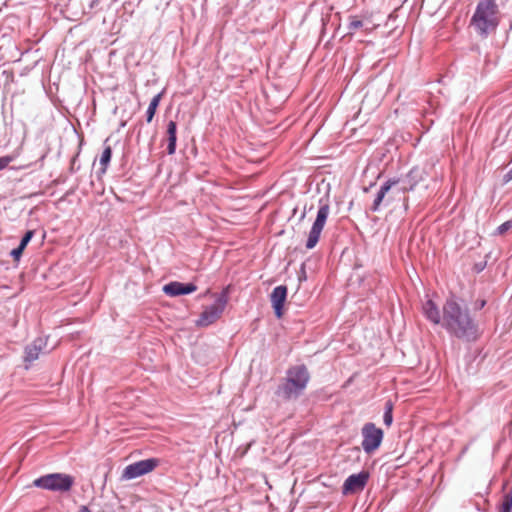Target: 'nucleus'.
I'll return each instance as SVG.
<instances>
[{"label":"nucleus","instance_id":"obj_11","mask_svg":"<svg viewBox=\"0 0 512 512\" xmlns=\"http://www.w3.org/2000/svg\"><path fill=\"white\" fill-rule=\"evenodd\" d=\"M287 298V287L284 285L277 286L273 289L270 300L277 318L283 315V306Z\"/></svg>","mask_w":512,"mask_h":512},{"label":"nucleus","instance_id":"obj_17","mask_svg":"<svg viewBox=\"0 0 512 512\" xmlns=\"http://www.w3.org/2000/svg\"><path fill=\"white\" fill-rule=\"evenodd\" d=\"M511 511H512V489L504 495L502 503L499 508V512H511Z\"/></svg>","mask_w":512,"mask_h":512},{"label":"nucleus","instance_id":"obj_14","mask_svg":"<svg viewBox=\"0 0 512 512\" xmlns=\"http://www.w3.org/2000/svg\"><path fill=\"white\" fill-rule=\"evenodd\" d=\"M177 125L174 121H169L167 124V140H168V146H167V153L169 155H173L176 150V141H177Z\"/></svg>","mask_w":512,"mask_h":512},{"label":"nucleus","instance_id":"obj_16","mask_svg":"<svg viewBox=\"0 0 512 512\" xmlns=\"http://www.w3.org/2000/svg\"><path fill=\"white\" fill-rule=\"evenodd\" d=\"M111 156H112V149L110 146H106L104 148L101 158H100V164L102 166V168H101L102 173L106 172L107 166L111 160Z\"/></svg>","mask_w":512,"mask_h":512},{"label":"nucleus","instance_id":"obj_12","mask_svg":"<svg viewBox=\"0 0 512 512\" xmlns=\"http://www.w3.org/2000/svg\"><path fill=\"white\" fill-rule=\"evenodd\" d=\"M197 290V286L189 283V284H183L181 282H170L169 284H166L163 287V291L165 294L169 296H179V295H185L193 293Z\"/></svg>","mask_w":512,"mask_h":512},{"label":"nucleus","instance_id":"obj_13","mask_svg":"<svg viewBox=\"0 0 512 512\" xmlns=\"http://www.w3.org/2000/svg\"><path fill=\"white\" fill-rule=\"evenodd\" d=\"M424 315L434 324H442V317L438 307L432 300H427L422 307Z\"/></svg>","mask_w":512,"mask_h":512},{"label":"nucleus","instance_id":"obj_18","mask_svg":"<svg viewBox=\"0 0 512 512\" xmlns=\"http://www.w3.org/2000/svg\"><path fill=\"white\" fill-rule=\"evenodd\" d=\"M363 26V22L361 19H359L357 16H350L349 17V24L348 29L349 33H353L357 29L361 28Z\"/></svg>","mask_w":512,"mask_h":512},{"label":"nucleus","instance_id":"obj_6","mask_svg":"<svg viewBox=\"0 0 512 512\" xmlns=\"http://www.w3.org/2000/svg\"><path fill=\"white\" fill-rule=\"evenodd\" d=\"M227 302V294L226 292H222L212 305L206 306L204 308V310L200 314L199 319L196 321V325L205 327L217 321L222 315Z\"/></svg>","mask_w":512,"mask_h":512},{"label":"nucleus","instance_id":"obj_28","mask_svg":"<svg viewBox=\"0 0 512 512\" xmlns=\"http://www.w3.org/2000/svg\"><path fill=\"white\" fill-rule=\"evenodd\" d=\"M77 512H91L87 506H81Z\"/></svg>","mask_w":512,"mask_h":512},{"label":"nucleus","instance_id":"obj_19","mask_svg":"<svg viewBox=\"0 0 512 512\" xmlns=\"http://www.w3.org/2000/svg\"><path fill=\"white\" fill-rule=\"evenodd\" d=\"M38 354H39V349L35 344L32 346H28L26 348V359L27 360L32 361V360L37 359Z\"/></svg>","mask_w":512,"mask_h":512},{"label":"nucleus","instance_id":"obj_25","mask_svg":"<svg viewBox=\"0 0 512 512\" xmlns=\"http://www.w3.org/2000/svg\"><path fill=\"white\" fill-rule=\"evenodd\" d=\"M501 131H502V128L499 130V133H501ZM508 133H509V131H507V132L505 133V135H504V137H503V139H502L501 141H500V134H498V136L495 138L494 142H495V143H496V142H499V144H500V145H502V144L505 142V140H506V138H507V136H508Z\"/></svg>","mask_w":512,"mask_h":512},{"label":"nucleus","instance_id":"obj_27","mask_svg":"<svg viewBox=\"0 0 512 512\" xmlns=\"http://www.w3.org/2000/svg\"><path fill=\"white\" fill-rule=\"evenodd\" d=\"M385 411H389L390 413H392L393 411V404L391 401H387L386 404H385Z\"/></svg>","mask_w":512,"mask_h":512},{"label":"nucleus","instance_id":"obj_10","mask_svg":"<svg viewBox=\"0 0 512 512\" xmlns=\"http://www.w3.org/2000/svg\"><path fill=\"white\" fill-rule=\"evenodd\" d=\"M368 478L369 474L366 471L350 475L344 482L343 493L352 494L363 490L368 481Z\"/></svg>","mask_w":512,"mask_h":512},{"label":"nucleus","instance_id":"obj_22","mask_svg":"<svg viewBox=\"0 0 512 512\" xmlns=\"http://www.w3.org/2000/svg\"><path fill=\"white\" fill-rule=\"evenodd\" d=\"M24 249H25V248H24V247H22V246H20V245H19L16 249H13V250L11 251V255H12L13 259H14V260H16V261H17V260H19V259H20V257H21V256H22V254H23Z\"/></svg>","mask_w":512,"mask_h":512},{"label":"nucleus","instance_id":"obj_2","mask_svg":"<svg viewBox=\"0 0 512 512\" xmlns=\"http://www.w3.org/2000/svg\"><path fill=\"white\" fill-rule=\"evenodd\" d=\"M407 179L408 185L405 186H400L398 179H389L385 182L374 199L371 207L372 211H378L383 203L385 205H391L400 201L406 203L408 201L406 193L414 190L416 185L424 179L423 171L418 168H413L407 174Z\"/></svg>","mask_w":512,"mask_h":512},{"label":"nucleus","instance_id":"obj_7","mask_svg":"<svg viewBox=\"0 0 512 512\" xmlns=\"http://www.w3.org/2000/svg\"><path fill=\"white\" fill-rule=\"evenodd\" d=\"M362 433V448L367 454L373 453L377 450L383 440L382 429L376 427L374 423H366L361 430Z\"/></svg>","mask_w":512,"mask_h":512},{"label":"nucleus","instance_id":"obj_9","mask_svg":"<svg viewBox=\"0 0 512 512\" xmlns=\"http://www.w3.org/2000/svg\"><path fill=\"white\" fill-rule=\"evenodd\" d=\"M329 211H330V208H329L328 204H324L319 208L317 217H316V219L312 225V228L309 232V235H308V239L306 242L307 249H312L317 245L320 235H321V232H322L324 225L326 223V220L328 218Z\"/></svg>","mask_w":512,"mask_h":512},{"label":"nucleus","instance_id":"obj_20","mask_svg":"<svg viewBox=\"0 0 512 512\" xmlns=\"http://www.w3.org/2000/svg\"><path fill=\"white\" fill-rule=\"evenodd\" d=\"M15 157L13 155H6L0 157V171L8 167V165L14 161Z\"/></svg>","mask_w":512,"mask_h":512},{"label":"nucleus","instance_id":"obj_24","mask_svg":"<svg viewBox=\"0 0 512 512\" xmlns=\"http://www.w3.org/2000/svg\"><path fill=\"white\" fill-rule=\"evenodd\" d=\"M383 420H384V423L387 425V426H390L392 424V421H393V415L392 413H390L389 411H385L384 413V417H383Z\"/></svg>","mask_w":512,"mask_h":512},{"label":"nucleus","instance_id":"obj_23","mask_svg":"<svg viewBox=\"0 0 512 512\" xmlns=\"http://www.w3.org/2000/svg\"><path fill=\"white\" fill-rule=\"evenodd\" d=\"M511 227H512V222L506 221L498 227V232H499V234H504Z\"/></svg>","mask_w":512,"mask_h":512},{"label":"nucleus","instance_id":"obj_21","mask_svg":"<svg viewBox=\"0 0 512 512\" xmlns=\"http://www.w3.org/2000/svg\"><path fill=\"white\" fill-rule=\"evenodd\" d=\"M34 236V231L33 230H28L25 235L23 236L21 242H20V246L26 248V246L28 245V243L31 241L32 237Z\"/></svg>","mask_w":512,"mask_h":512},{"label":"nucleus","instance_id":"obj_1","mask_svg":"<svg viewBox=\"0 0 512 512\" xmlns=\"http://www.w3.org/2000/svg\"><path fill=\"white\" fill-rule=\"evenodd\" d=\"M442 326L457 338L474 340L477 327L466 307H462L454 298H449L443 305Z\"/></svg>","mask_w":512,"mask_h":512},{"label":"nucleus","instance_id":"obj_5","mask_svg":"<svg viewBox=\"0 0 512 512\" xmlns=\"http://www.w3.org/2000/svg\"><path fill=\"white\" fill-rule=\"evenodd\" d=\"M33 485L50 491L68 492L74 485V478L68 474L53 473L35 479Z\"/></svg>","mask_w":512,"mask_h":512},{"label":"nucleus","instance_id":"obj_4","mask_svg":"<svg viewBox=\"0 0 512 512\" xmlns=\"http://www.w3.org/2000/svg\"><path fill=\"white\" fill-rule=\"evenodd\" d=\"M310 375L304 365L290 367L276 394L285 400L298 397L306 389Z\"/></svg>","mask_w":512,"mask_h":512},{"label":"nucleus","instance_id":"obj_26","mask_svg":"<svg viewBox=\"0 0 512 512\" xmlns=\"http://www.w3.org/2000/svg\"><path fill=\"white\" fill-rule=\"evenodd\" d=\"M511 180H512V169H511V170H509V171L505 174L503 181H504V183H508V182H509V181H511Z\"/></svg>","mask_w":512,"mask_h":512},{"label":"nucleus","instance_id":"obj_8","mask_svg":"<svg viewBox=\"0 0 512 512\" xmlns=\"http://www.w3.org/2000/svg\"><path fill=\"white\" fill-rule=\"evenodd\" d=\"M159 465V460L150 458L135 462L125 467L122 472V480H131L152 472Z\"/></svg>","mask_w":512,"mask_h":512},{"label":"nucleus","instance_id":"obj_15","mask_svg":"<svg viewBox=\"0 0 512 512\" xmlns=\"http://www.w3.org/2000/svg\"><path fill=\"white\" fill-rule=\"evenodd\" d=\"M163 94H164V92L162 91V92L158 93L157 95H155L152 98V100H151V102H150V104L148 106L147 112H146L147 122L148 123H150L153 120V118H154V116L156 114L157 108H158V106L160 104V101H161V99L163 97Z\"/></svg>","mask_w":512,"mask_h":512},{"label":"nucleus","instance_id":"obj_3","mask_svg":"<svg viewBox=\"0 0 512 512\" xmlns=\"http://www.w3.org/2000/svg\"><path fill=\"white\" fill-rule=\"evenodd\" d=\"M501 13L496 0H479L470 19V27L481 38L494 33L500 23Z\"/></svg>","mask_w":512,"mask_h":512}]
</instances>
